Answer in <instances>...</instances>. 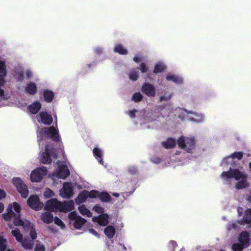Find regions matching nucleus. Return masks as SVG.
<instances>
[{
	"label": "nucleus",
	"instance_id": "obj_27",
	"mask_svg": "<svg viewBox=\"0 0 251 251\" xmlns=\"http://www.w3.org/2000/svg\"><path fill=\"white\" fill-rule=\"evenodd\" d=\"M166 79L168 81H172L178 84H180L182 82V79L181 77L172 74L168 75L166 77Z\"/></svg>",
	"mask_w": 251,
	"mask_h": 251
},
{
	"label": "nucleus",
	"instance_id": "obj_4",
	"mask_svg": "<svg viewBox=\"0 0 251 251\" xmlns=\"http://www.w3.org/2000/svg\"><path fill=\"white\" fill-rule=\"evenodd\" d=\"M8 226L12 229L11 234L15 238L17 242L20 243L23 248L26 250H29L32 248L33 242L28 238H24L23 234L21 233L18 228L13 229V226L9 224Z\"/></svg>",
	"mask_w": 251,
	"mask_h": 251
},
{
	"label": "nucleus",
	"instance_id": "obj_44",
	"mask_svg": "<svg viewBox=\"0 0 251 251\" xmlns=\"http://www.w3.org/2000/svg\"><path fill=\"white\" fill-rule=\"evenodd\" d=\"M93 209L94 211H96L97 213L99 214H101L104 212V209L99 205H95L93 207Z\"/></svg>",
	"mask_w": 251,
	"mask_h": 251
},
{
	"label": "nucleus",
	"instance_id": "obj_41",
	"mask_svg": "<svg viewBox=\"0 0 251 251\" xmlns=\"http://www.w3.org/2000/svg\"><path fill=\"white\" fill-rule=\"evenodd\" d=\"M142 98L143 96L142 94L138 92L135 93L133 95L132 100L135 102H137L140 101L142 99Z\"/></svg>",
	"mask_w": 251,
	"mask_h": 251
},
{
	"label": "nucleus",
	"instance_id": "obj_39",
	"mask_svg": "<svg viewBox=\"0 0 251 251\" xmlns=\"http://www.w3.org/2000/svg\"><path fill=\"white\" fill-rule=\"evenodd\" d=\"M7 241L3 237H0V251H4L6 247Z\"/></svg>",
	"mask_w": 251,
	"mask_h": 251
},
{
	"label": "nucleus",
	"instance_id": "obj_15",
	"mask_svg": "<svg viewBox=\"0 0 251 251\" xmlns=\"http://www.w3.org/2000/svg\"><path fill=\"white\" fill-rule=\"evenodd\" d=\"M36 118L38 122L48 125H50L53 121L52 116L46 111L40 112L39 115L36 117Z\"/></svg>",
	"mask_w": 251,
	"mask_h": 251
},
{
	"label": "nucleus",
	"instance_id": "obj_52",
	"mask_svg": "<svg viewBox=\"0 0 251 251\" xmlns=\"http://www.w3.org/2000/svg\"><path fill=\"white\" fill-rule=\"evenodd\" d=\"M6 196V194L2 190L0 189V199L4 198Z\"/></svg>",
	"mask_w": 251,
	"mask_h": 251
},
{
	"label": "nucleus",
	"instance_id": "obj_60",
	"mask_svg": "<svg viewBox=\"0 0 251 251\" xmlns=\"http://www.w3.org/2000/svg\"><path fill=\"white\" fill-rule=\"evenodd\" d=\"M172 244H173V246H175L176 245V243L174 242H172Z\"/></svg>",
	"mask_w": 251,
	"mask_h": 251
},
{
	"label": "nucleus",
	"instance_id": "obj_42",
	"mask_svg": "<svg viewBox=\"0 0 251 251\" xmlns=\"http://www.w3.org/2000/svg\"><path fill=\"white\" fill-rule=\"evenodd\" d=\"M53 221L54 223L57 226H59L61 228H64L65 227V225L63 222L58 217H55L54 218Z\"/></svg>",
	"mask_w": 251,
	"mask_h": 251
},
{
	"label": "nucleus",
	"instance_id": "obj_56",
	"mask_svg": "<svg viewBox=\"0 0 251 251\" xmlns=\"http://www.w3.org/2000/svg\"><path fill=\"white\" fill-rule=\"evenodd\" d=\"M112 195L115 196V197H118L119 196V194L118 193H114L112 194Z\"/></svg>",
	"mask_w": 251,
	"mask_h": 251
},
{
	"label": "nucleus",
	"instance_id": "obj_51",
	"mask_svg": "<svg viewBox=\"0 0 251 251\" xmlns=\"http://www.w3.org/2000/svg\"><path fill=\"white\" fill-rule=\"evenodd\" d=\"M140 70L142 73H145L147 71V68L144 64H142L140 65Z\"/></svg>",
	"mask_w": 251,
	"mask_h": 251
},
{
	"label": "nucleus",
	"instance_id": "obj_28",
	"mask_svg": "<svg viewBox=\"0 0 251 251\" xmlns=\"http://www.w3.org/2000/svg\"><path fill=\"white\" fill-rule=\"evenodd\" d=\"M93 153L95 157L97 158V159L99 161V162L103 165V161L102 159V151L98 148H95L93 149Z\"/></svg>",
	"mask_w": 251,
	"mask_h": 251
},
{
	"label": "nucleus",
	"instance_id": "obj_53",
	"mask_svg": "<svg viewBox=\"0 0 251 251\" xmlns=\"http://www.w3.org/2000/svg\"><path fill=\"white\" fill-rule=\"evenodd\" d=\"M89 232H90V233H91L93 235H95V236H96L97 237H99L98 233L94 229H89Z\"/></svg>",
	"mask_w": 251,
	"mask_h": 251
},
{
	"label": "nucleus",
	"instance_id": "obj_40",
	"mask_svg": "<svg viewBox=\"0 0 251 251\" xmlns=\"http://www.w3.org/2000/svg\"><path fill=\"white\" fill-rule=\"evenodd\" d=\"M43 195L46 198H50L52 197L54 195V192L49 188H46Z\"/></svg>",
	"mask_w": 251,
	"mask_h": 251
},
{
	"label": "nucleus",
	"instance_id": "obj_43",
	"mask_svg": "<svg viewBox=\"0 0 251 251\" xmlns=\"http://www.w3.org/2000/svg\"><path fill=\"white\" fill-rule=\"evenodd\" d=\"M34 250L35 251H45V248L41 243L36 242Z\"/></svg>",
	"mask_w": 251,
	"mask_h": 251
},
{
	"label": "nucleus",
	"instance_id": "obj_54",
	"mask_svg": "<svg viewBox=\"0 0 251 251\" xmlns=\"http://www.w3.org/2000/svg\"><path fill=\"white\" fill-rule=\"evenodd\" d=\"M137 112L136 110H131L129 112V116L131 118H133L135 116V113Z\"/></svg>",
	"mask_w": 251,
	"mask_h": 251
},
{
	"label": "nucleus",
	"instance_id": "obj_45",
	"mask_svg": "<svg viewBox=\"0 0 251 251\" xmlns=\"http://www.w3.org/2000/svg\"><path fill=\"white\" fill-rule=\"evenodd\" d=\"M129 78L132 80H136L138 78V75L135 71H131L129 75Z\"/></svg>",
	"mask_w": 251,
	"mask_h": 251
},
{
	"label": "nucleus",
	"instance_id": "obj_36",
	"mask_svg": "<svg viewBox=\"0 0 251 251\" xmlns=\"http://www.w3.org/2000/svg\"><path fill=\"white\" fill-rule=\"evenodd\" d=\"M114 51L121 54H126L127 51L121 45H117L114 48Z\"/></svg>",
	"mask_w": 251,
	"mask_h": 251
},
{
	"label": "nucleus",
	"instance_id": "obj_22",
	"mask_svg": "<svg viewBox=\"0 0 251 251\" xmlns=\"http://www.w3.org/2000/svg\"><path fill=\"white\" fill-rule=\"evenodd\" d=\"M40 219L44 223L50 224L53 222L54 217L51 212L45 211L42 213L40 215Z\"/></svg>",
	"mask_w": 251,
	"mask_h": 251
},
{
	"label": "nucleus",
	"instance_id": "obj_3",
	"mask_svg": "<svg viewBox=\"0 0 251 251\" xmlns=\"http://www.w3.org/2000/svg\"><path fill=\"white\" fill-rule=\"evenodd\" d=\"M14 224L16 226H22L25 231H28V235L31 238L29 240H31L32 242L37 237V232L35 225L30 221L26 220H22L20 219H16L14 221Z\"/></svg>",
	"mask_w": 251,
	"mask_h": 251
},
{
	"label": "nucleus",
	"instance_id": "obj_5",
	"mask_svg": "<svg viewBox=\"0 0 251 251\" xmlns=\"http://www.w3.org/2000/svg\"><path fill=\"white\" fill-rule=\"evenodd\" d=\"M21 210V207L20 204L14 202L8 205L6 209V213L2 214V217L7 221H10L12 218H14V220L16 219H21L20 215Z\"/></svg>",
	"mask_w": 251,
	"mask_h": 251
},
{
	"label": "nucleus",
	"instance_id": "obj_14",
	"mask_svg": "<svg viewBox=\"0 0 251 251\" xmlns=\"http://www.w3.org/2000/svg\"><path fill=\"white\" fill-rule=\"evenodd\" d=\"M181 113L187 118L196 123H201L203 121L204 118L201 114H198L195 113L189 112L185 109H180Z\"/></svg>",
	"mask_w": 251,
	"mask_h": 251
},
{
	"label": "nucleus",
	"instance_id": "obj_46",
	"mask_svg": "<svg viewBox=\"0 0 251 251\" xmlns=\"http://www.w3.org/2000/svg\"><path fill=\"white\" fill-rule=\"evenodd\" d=\"M8 99L7 95L4 94V90L0 88V101L2 100H6Z\"/></svg>",
	"mask_w": 251,
	"mask_h": 251
},
{
	"label": "nucleus",
	"instance_id": "obj_9",
	"mask_svg": "<svg viewBox=\"0 0 251 251\" xmlns=\"http://www.w3.org/2000/svg\"><path fill=\"white\" fill-rule=\"evenodd\" d=\"M13 183L23 198H26L28 195L27 187L23 181L19 177L13 179Z\"/></svg>",
	"mask_w": 251,
	"mask_h": 251
},
{
	"label": "nucleus",
	"instance_id": "obj_10",
	"mask_svg": "<svg viewBox=\"0 0 251 251\" xmlns=\"http://www.w3.org/2000/svg\"><path fill=\"white\" fill-rule=\"evenodd\" d=\"M69 219L73 222V226L75 229H80L85 224L86 220L79 216L75 211L71 212L68 215Z\"/></svg>",
	"mask_w": 251,
	"mask_h": 251
},
{
	"label": "nucleus",
	"instance_id": "obj_59",
	"mask_svg": "<svg viewBox=\"0 0 251 251\" xmlns=\"http://www.w3.org/2000/svg\"><path fill=\"white\" fill-rule=\"evenodd\" d=\"M241 210H242V208H238V212L239 213V214H240V213H241Z\"/></svg>",
	"mask_w": 251,
	"mask_h": 251
},
{
	"label": "nucleus",
	"instance_id": "obj_33",
	"mask_svg": "<svg viewBox=\"0 0 251 251\" xmlns=\"http://www.w3.org/2000/svg\"><path fill=\"white\" fill-rule=\"evenodd\" d=\"M15 76L19 80L23 79V69L21 67L16 68L14 70Z\"/></svg>",
	"mask_w": 251,
	"mask_h": 251
},
{
	"label": "nucleus",
	"instance_id": "obj_24",
	"mask_svg": "<svg viewBox=\"0 0 251 251\" xmlns=\"http://www.w3.org/2000/svg\"><path fill=\"white\" fill-rule=\"evenodd\" d=\"M90 193L91 191H84L80 193L75 200L76 204H80L85 202L88 197L92 198L90 196Z\"/></svg>",
	"mask_w": 251,
	"mask_h": 251
},
{
	"label": "nucleus",
	"instance_id": "obj_6",
	"mask_svg": "<svg viewBox=\"0 0 251 251\" xmlns=\"http://www.w3.org/2000/svg\"><path fill=\"white\" fill-rule=\"evenodd\" d=\"M55 156V152L51 145H46L44 149H42L39 154L40 161L44 164L50 163L52 158Z\"/></svg>",
	"mask_w": 251,
	"mask_h": 251
},
{
	"label": "nucleus",
	"instance_id": "obj_64",
	"mask_svg": "<svg viewBox=\"0 0 251 251\" xmlns=\"http://www.w3.org/2000/svg\"><path fill=\"white\" fill-rule=\"evenodd\" d=\"M232 226H233V227H235V225L234 224H233Z\"/></svg>",
	"mask_w": 251,
	"mask_h": 251
},
{
	"label": "nucleus",
	"instance_id": "obj_23",
	"mask_svg": "<svg viewBox=\"0 0 251 251\" xmlns=\"http://www.w3.org/2000/svg\"><path fill=\"white\" fill-rule=\"evenodd\" d=\"M93 221L97 222L101 226H105L108 223V216L107 214H104L98 217H94Z\"/></svg>",
	"mask_w": 251,
	"mask_h": 251
},
{
	"label": "nucleus",
	"instance_id": "obj_8",
	"mask_svg": "<svg viewBox=\"0 0 251 251\" xmlns=\"http://www.w3.org/2000/svg\"><path fill=\"white\" fill-rule=\"evenodd\" d=\"M47 169L44 167L35 169L30 173V180L33 182H39L47 175Z\"/></svg>",
	"mask_w": 251,
	"mask_h": 251
},
{
	"label": "nucleus",
	"instance_id": "obj_34",
	"mask_svg": "<svg viewBox=\"0 0 251 251\" xmlns=\"http://www.w3.org/2000/svg\"><path fill=\"white\" fill-rule=\"evenodd\" d=\"M44 96L46 101L50 102L52 100L54 94L52 92L46 90L44 92Z\"/></svg>",
	"mask_w": 251,
	"mask_h": 251
},
{
	"label": "nucleus",
	"instance_id": "obj_35",
	"mask_svg": "<svg viewBox=\"0 0 251 251\" xmlns=\"http://www.w3.org/2000/svg\"><path fill=\"white\" fill-rule=\"evenodd\" d=\"M0 75H7L6 63L2 60H0Z\"/></svg>",
	"mask_w": 251,
	"mask_h": 251
},
{
	"label": "nucleus",
	"instance_id": "obj_21",
	"mask_svg": "<svg viewBox=\"0 0 251 251\" xmlns=\"http://www.w3.org/2000/svg\"><path fill=\"white\" fill-rule=\"evenodd\" d=\"M75 209V203L73 201H69L64 203L61 202L60 211L67 212Z\"/></svg>",
	"mask_w": 251,
	"mask_h": 251
},
{
	"label": "nucleus",
	"instance_id": "obj_17",
	"mask_svg": "<svg viewBox=\"0 0 251 251\" xmlns=\"http://www.w3.org/2000/svg\"><path fill=\"white\" fill-rule=\"evenodd\" d=\"M141 90L148 97H153L155 96V87L151 84L144 83L142 87Z\"/></svg>",
	"mask_w": 251,
	"mask_h": 251
},
{
	"label": "nucleus",
	"instance_id": "obj_2",
	"mask_svg": "<svg viewBox=\"0 0 251 251\" xmlns=\"http://www.w3.org/2000/svg\"><path fill=\"white\" fill-rule=\"evenodd\" d=\"M37 135L38 138H40L38 139L40 142V140L52 138L55 141H58L60 139L58 131L54 126L40 129L37 131Z\"/></svg>",
	"mask_w": 251,
	"mask_h": 251
},
{
	"label": "nucleus",
	"instance_id": "obj_48",
	"mask_svg": "<svg viewBox=\"0 0 251 251\" xmlns=\"http://www.w3.org/2000/svg\"><path fill=\"white\" fill-rule=\"evenodd\" d=\"M171 98V95L162 96L160 97L159 100L160 101L163 100H168Z\"/></svg>",
	"mask_w": 251,
	"mask_h": 251
},
{
	"label": "nucleus",
	"instance_id": "obj_61",
	"mask_svg": "<svg viewBox=\"0 0 251 251\" xmlns=\"http://www.w3.org/2000/svg\"><path fill=\"white\" fill-rule=\"evenodd\" d=\"M249 167H250V169H251V162L249 164Z\"/></svg>",
	"mask_w": 251,
	"mask_h": 251
},
{
	"label": "nucleus",
	"instance_id": "obj_30",
	"mask_svg": "<svg viewBox=\"0 0 251 251\" xmlns=\"http://www.w3.org/2000/svg\"><path fill=\"white\" fill-rule=\"evenodd\" d=\"M176 141L173 138H169L162 143L163 146L166 149L172 148L175 147Z\"/></svg>",
	"mask_w": 251,
	"mask_h": 251
},
{
	"label": "nucleus",
	"instance_id": "obj_55",
	"mask_svg": "<svg viewBox=\"0 0 251 251\" xmlns=\"http://www.w3.org/2000/svg\"><path fill=\"white\" fill-rule=\"evenodd\" d=\"M4 206L3 204L1 202H0V213H1L4 210Z\"/></svg>",
	"mask_w": 251,
	"mask_h": 251
},
{
	"label": "nucleus",
	"instance_id": "obj_25",
	"mask_svg": "<svg viewBox=\"0 0 251 251\" xmlns=\"http://www.w3.org/2000/svg\"><path fill=\"white\" fill-rule=\"evenodd\" d=\"M41 108V104L39 101H35L27 107L28 110L32 114H36Z\"/></svg>",
	"mask_w": 251,
	"mask_h": 251
},
{
	"label": "nucleus",
	"instance_id": "obj_16",
	"mask_svg": "<svg viewBox=\"0 0 251 251\" xmlns=\"http://www.w3.org/2000/svg\"><path fill=\"white\" fill-rule=\"evenodd\" d=\"M90 196L93 198H99L103 201H108L110 200V196L108 193L96 190L91 191Z\"/></svg>",
	"mask_w": 251,
	"mask_h": 251
},
{
	"label": "nucleus",
	"instance_id": "obj_38",
	"mask_svg": "<svg viewBox=\"0 0 251 251\" xmlns=\"http://www.w3.org/2000/svg\"><path fill=\"white\" fill-rule=\"evenodd\" d=\"M246 248L247 247H243V244L239 242L233 244L232 247V249L233 251H242L244 248Z\"/></svg>",
	"mask_w": 251,
	"mask_h": 251
},
{
	"label": "nucleus",
	"instance_id": "obj_18",
	"mask_svg": "<svg viewBox=\"0 0 251 251\" xmlns=\"http://www.w3.org/2000/svg\"><path fill=\"white\" fill-rule=\"evenodd\" d=\"M242 156L243 153L241 152H234V153L232 154L230 156H228L225 158L222 162V165L227 166L228 164H232V162H233V160L234 159L236 158L238 160H240L242 157Z\"/></svg>",
	"mask_w": 251,
	"mask_h": 251
},
{
	"label": "nucleus",
	"instance_id": "obj_47",
	"mask_svg": "<svg viewBox=\"0 0 251 251\" xmlns=\"http://www.w3.org/2000/svg\"><path fill=\"white\" fill-rule=\"evenodd\" d=\"M6 75H0V86H3L5 83Z\"/></svg>",
	"mask_w": 251,
	"mask_h": 251
},
{
	"label": "nucleus",
	"instance_id": "obj_63",
	"mask_svg": "<svg viewBox=\"0 0 251 251\" xmlns=\"http://www.w3.org/2000/svg\"><path fill=\"white\" fill-rule=\"evenodd\" d=\"M6 251H14L11 250H6Z\"/></svg>",
	"mask_w": 251,
	"mask_h": 251
},
{
	"label": "nucleus",
	"instance_id": "obj_29",
	"mask_svg": "<svg viewBox=\"0 0 251 251\" xmlns=\"http://www.w3.org/2000/svg\"><path fill=\"white\" fill-rule=\"evenodd\" d=\"M104 233L107 237L112 238L115 234V229L112 226H109L104 229Z\"/></svg>",
	"mask_w": 251,
	"mask_h": 251
},
{
	"label": "nucleus",
	"instance_id": "obj_49",
	"mask_svg": "<svg viewBox=\"0 0 251 251\" xmlns=\"http://www.w3.org/2000/svg\"><path fill=\"white\" fill-rule=\"evenodd\" d=\"M25 74L26 77H27V78H30L33 75L32 72L29 70H26L25 72Z\"/></svg>",
	"mask_w": 251,
	"mask_h": 251
},
{
	"label": "nucleus",
	"instance_id": "obj_62",
	"mask_svg": "<svg viewBox=\"0 0 251 251\" xmlns=\"http://www.w3.org/2000/svg\"><path fill=\"white\" fill-rule=\"evenodd\" d=\"M39 145H40V146H41V145H43V143H42V144H41V142H40V143H39Z\"/></svg>",
	"mask_w": 251,
	"mask_h": 251
},
{
	"label": "nucleus",
	"instance_id": "obj_32",
	"mask_svg": "<svg viewBox=\"0 0 251 251\" xmlns=\"http://www.w3.org/2000/svg\"><path fill=\"white\" fill-rule=\"evenodd\" d=\"M243 222L246 224H250L251 223V209H247L243 217Z\"/></svg>",
	"mask_w": 251,
	"mask_h": 251
},
{
	"label": "nucleus",
	"instance_id": "obj_58",
	"mask_svg": "<svg viewBox=\"0 0 251 251\" xmlns=\"http://www.w3.org/2000/svg\"><path fill=\"white\" fill-rule=\"evenodd\" d=\"M132 170H133L132 171H131V170H130L129 171L131 173H133L135 171V168H132Z\"/></svg>",
	"mask_w": 251,
	"mask_h": 251
},
{
	"label": "nucleus",
	"instance_id": "obj_57",
	"mask_svg": "<svg viewBox=\"0 0 251 251\" xmlns=\"http://www.w3.org/2000/svg\"><path fill=\"white\" fill-rule=\"evenodd\" d=\"M160 159L159 158H157V160L153 161L155 163H158L159 162Z\"/></svg>",
	"mask_w": 251,
	"mask_h": 251
},
{
	"label": "nucleus",
	"instance_id": "obj_19",
	"mask_svg": "<svg viewBox=\"0 0 251 251\" xmlns=\"http://www.w3.org/2000/svg\"><path fill=\"white\" fill-rule=\"evenodd\" d=\"M70 174L69 171L65 165L60 166L59 170L54 174V176L59 178L65 179Z\"/></svg>",
	"mask_w": 251,
	"mask_h": 251
},
{
	"label": "nucleus",
	"instance_id": "obj_37",
	"mask_svg": "<svg viewBox=\"0 0 251 251\" xmlns=\"http://www.w3.org/2000/svg\"><path fill=\"white\" fill-rule=\"evenodd\" d=\"M165 69V65L162 63H157L155 65L154 70V73H159L160 72H162L163 71H164Z\"/></svg>",
	"mask_w": 251,
	"mask_h": 251
},
{
	"label": "nucleus",
	"instance_id": "obj_50",
	"mask_svg": "<svg viewBox=\"0 0 251 251\" xmlns=\"http://www.w3.org/2000/svg\"><path fill=\"white\" fill-rule=\"evenodd\" d=\"M142 60V57L141 56H136L133 58V60L136 63H139Z\"/></svg>",
	"mask_w": 251,
	"mask_h": 251
},
{
	"label": "nucleus",
	"instance_id": "obj_11",
	"mask_svg": "<svg viewBox=\"0 0 251 251\" xmlns=\"http://www.w3.org/2000/svg\"><path fill=\"white\" fill-rule=\"evenodd\" d=\"M27 202L30 208L35 210H41L44 204L40 201L39 198L36 195L31 196L27 200Z\"/></svg>",
	"mask_w": 251,
	"mask_h": 251
},
{
	"label": "nucleus",
	"instance_id": "obj_31",
	"mask_svg": "<svg viewBox=\"0 0 251 251\" xmlns=\"http://www.w3.org/2000/svg\"><path fill=\"white\" fill-rule=\"evenodd\" d=\"M78 210L79 212L84 216L90 217L92 214L91 212L86 208L85 205H81L78 207Z\"/></svg>",
	"mask_w": 251,
	"mask_h": 251
},
{
	"label": "nucleus",
	"instance_id": "obj_13",
	"mask_svg": "<svg viewBox=\"0 0 251 251\" xmlns=\"http://www.w3.org/2000/svg\"><path fill=\"white\" fill-rule=\"evenodd\" d=\"M60 206L61 202L56 199H52L46 202L44 209L52 212H56L58 210L60 211Z\"/></svg>",
	"mask_w": 251,
	"mask_h": 251
},
{
	"label": "nucleus",
	"instance_id": "obj_1",
	"mask_svg": "<svg viewBox=\"0 0 251 251\" xmlns=\"http://www.w3.org/2000/svg\"><path fill=\"white\" fill-rule=\"evenodd\" d=\"M221 178L225 181L234 178L236 181L235 187L237 189H242L248 186L246 174L236 169L230 168L227 171H224L221 174Z\"/></svg>",
	"mask_w": 251,
	"mask_h": 251
},
{
	"label": "nucleus",
	"instance_id": "obj_12",
	"mask_svg": "<svg viewBox=\"0 0 251 251\" xmlns=\"http://www.w3.org/2000/svg\"><path fill=\"white\" fill-rule=\"evenodd\" d=\"M74 194L73 187L68 182H64L63 188L60 190V195L63 198L69 199Z\"/></svg>",
	"mask_w": 251,
	"mask_h": 251
},
{
	"label": "nucleus",
	"instance_id": "obj_20",
	"mask_svg": "<svg viewBox=\"0 0 251 251\" xmlns=\"http://www.w3.org/2000/svg\"><path fill=\"white\" fill-rule=\"evenodd\" d=\"M239 242L243 244V247H248L251 243L249 234L247 232H242L239 237Z\"/></svg>",
	"mask_w": 251,
	"mask_h": 251
},
{
	"label": "nucleus",
	"instance_id": "obj_7",
	"mask_svg": "<svg viewBox=\"0 0 251 251\" xmlns=\"http://www.w3.org/2000/svg\"><path fill=\"white\" fill-rule=\"evenodd\" d=\"M177 144L182 149L191 152L195 147V139L193 137L181 136L177 140Z\"/></svg>",
	"mask_w": 251,
	"mask_h": 251
},
{
	"label": "nucleus",
	"instance_id": "obj_26",
	"mask_svg": "<svg viewBox=\"0 0 251 251\" xmlns=\"http://www.w3.org/2000/svg\"><path fill=\"white\" fill-rule=\"evenodd\" d=\"M25 92L30 95H34L37 91L36 84L34 82H29L25 87Z\"/></svg>",
	"mask_w": 251,
	"mask_h": 251
}]
</instances>
